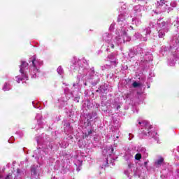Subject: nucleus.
Returning a JSON list of instances; mask_svg holds the SVG:
<instances>
[{"mask_svg": "<svg viewBox=\"0 0 179 179\" xmlns=\"http://www.w3.org/2000/svg\"><path fill=\"white\" fill-rule=\"evenodd\" d=\"M29 66V64L26 62H22V64L20 65V72H21L22 73V78H19L17 77L15 78V79H17V83H20L21 80H23L24 79H27V75H26V73H24V68H27Z\"/></svg>", "mask_w": 179, "mask_h": 179, "instance_id": "f257e3e1", "label": "nucleus"}, {"mask_svg": "<svg viewBox=\"0 0 179 179\" xmlns=\"http://www.w3.org/2000/svg\"><path fill=\"white\" fill-rule=\"evenodd\" d=\"M31 62L32 66L34 68V72H38V69H37V66L36 64H37V60L36 59V57H33L30 59L29 63Z\"/></svg>", "mask_w": 179, "mask_h": 179, "instance_id": "f03ea898", "label": "nucleus"}, {"mask_svg": "<svg viewBox=\"0 0 179 179\" xmlns=\"http://www.w3.org/2000/svg\"><path fill=\"white\" fill-rule=\"evenodd\" d=\"M163 162H164V158L160 157L156 162V166H160L162 164Z\"/></svg>", "mask_w": 179, "mask_h": 179, "instance_id": "7ed1b4c3", "label": "nucleus"}, {"mask_svg": "<svg viewBox=\"0 0 179 179\" xmlns=\"http://www.w3.org/2000/svg\"><path fill=\"white\" fill-rule=\"evenodd\" d=\"M135 159L136 160H140L142 159V155L141 153H137L136 155H135Z\"/></svg>", "mask_w": 179, "mask_h": 179, "instance_id": "20e7f679", "label": "nucleus"}, {"mask_svg": "<svg viewBox=\"0 0 179 179\" xmlns=\"http://www.w3.org/2000/svg\"><path fill=\"white\" fill-rule=\"evenodd\" d=\"M132 86L133 87H139V86H141V83H136V81H135L132 83Z\"/></svg>", "mask_w": 179, "mask_h": 179, "instance_id": "39448f33", "label": "nucleus"}, {"mask_svg": "<svg viewBox=\"0 0 179 179\" xmlns=\"http://www.w3.org/2000/svg\"><path fill=\"white\" fill-rule=\"evenodd\" d=\"M121 35L120 36H127V31H125V29H122L120 31Z\"/></svg>", "mask_w": 179, "mask_h": 179, "instance_id": "423d86ee", "label": "nucleus"}, {"mask_svg": "<svg viewBox=\"0 0 179 179\" xmlns=\"http://www.w3.org/2000/svg\"><path fill=\"white\" fill-rule=\"evenodd\" d=\"M12 175L10 174H8L5 179H10V177H11Z\"/></svg>", "mask_w": 179, "mask_h": 179, "instance_id": "0eeeda50", "label": "nucleus"}, {"mask_svg": "<svg viewBox=\"0 0 179 179\" xmlns=\"http://www.w3.org/2000/svg\"><path fill=\"white\" fill-rule=\"evenodd\" d=\"M120 37H121V36H120V35H118V36H116V40H117V41H119L120 39L121 38Z\"/></svg>", "mask_w": 179, "mask_h": 179, "instance_id": "6e6552de", "label": "nucleus"}, {"mask_svg": "<svg viewBox=\"0 0 179 179\" xmlns=\"http://www.w3.org/2000/svg\"><path fill=\"white\" fill-rule=\"evenodd\" d=\"M87 134H89V135H91V134H93V130H90Z\"/></svg>", "mask_w": 179, "mask_h": 179, "instance_id": "1a4fd4ad", "label": "nucleus"}, {"mask_svg": "<svg viewBox=\"0 0 179 179\" xmlns=\"http://www.w3.org/2000/svg\"><path fill=\"white\" fill-rule=\"evenodd\" d=\"M89 135H90V134H89L88 133H85V138H87V137L89 136Z\"/></svg>", "mask_w": 179, "mask_h": 179, "instance_id": "9d476101", "label": "nucleus"}, {"mask_svg": "<svg viewBox=\"0 0 179 179\" xmlns=\"http://www.w3.org/2000/svg\"><path fill=\"white\" fill-rule=\"evenodd\" d=\"M164 3H164V0H161V3H160V4H161V5H164Z\"/></svg>", "mask_w": 179, "mask_h": 179, "instance_id": "9b49d317", "label": "nucleus"}, {"mask_svg": "<svg viewBox=\"0 0 179 179\" xmlns=\"http://www.w3.org/2000/svg\"><path fill=\"white\" fill-rule=\"evenodd\" d=\"M6 86H8V84H4L3 90H6V89L5 88V87H6Z\"/></svg>", "mask_w": 179, "mask_h": 179, "instance_id": "f8f14e48", "label": "nucleus"}, {"mask_svg": "<svg viewBox=\"0 0 179 179\" xmlns=\"http://www.w3.org/2000/svg\"><path fill=\"white\" fill-rule=\"evenodd\" d=\"M116 108L117 110H120V108H121V106L118 105Z\"/></svg>", "mask_w": 179, "mask_h": 179, "instance_id": "ddd939ff", "label": "nucleus"}, {"mask_svg": "<svg viewBox=\"0 0 179 179\" xmlns=\"http://www.w3.org/2000/svg\"><path fill=\"white\" fill-rule=\"evenodd\" d=\"M152 128H153V127L152 125L148 126V129H152Z\"/></svg>", "mask_w": 179, "mask_h": 179, "instance_id": "4468645a", "label": "nucleus"}, {"mask_svg": "<svg viewBox=\"0 0 179 179\" xmlns=\"http://www.w3.org/2000/svg\"><path fill=\"white\" fill-rule=\"evenodd\" d=\"M111 152L113 153V152H114V148H111Z\"/></svg>", "mask_w": 179, "mask_h": 179, "instance_id": "2eb2a0df", "label": "nucleus"}, {"mask_svg": "<svg viewBox=\"0 0 179 179\" xmlns=\"http://www.w3.org/2000/svg\"><path fill=\"white\" fill-rule=\"evenodd\" d=\"M111 48H114V45H111Z\"/></svg>", "mask_w": 179, "mask_h": 179, "instance_id": "dca6fc26", "label": "nucleus"}, {"mask_svg": "<svg viewBox=\"0 0 179 179\" xmlns=\"http://www.w3.org/2000/svg\"><path fill=\"white\" fill-rule=\"evenodd\" d=\"M138 124H139V125H141V124H142V122H139Z\"/></svg>", "mask_w": 179, "mask_h": 179, "instance_id": "f3484780", "label": "nucleus"}, {"mask_svg": "<svg viewBox=\"0 0 179 179\" xmlns=\"http://www.w3.org/2000/svg\"><path fill=\"white\" fill-rule=\"evenodd\" d=\"M148 135H150V131L148 132Z\"/></svg>", "mask_w": 179, "mask_h": 179, "instance_id": "a211bd4d", "label": "nucleus"}, {"mask_svg": "<svg viewBox=\"0 0 179 179\" xmlns=\"http://www.w3.org/2000/svg\"><path fill=\"white\" fill-rule=\"evenodd\" d=\"M145 164H148V162H144Z\"/></svg>", "mask_w": 179, "mask_h": 179, "instance_id": "6ab92c4d", "label": "nucleus"}, {"mask_svg": "<svg viewBox=\"0 0 179 179\" xmlns=\"http://www.w3.org/2000/svg\"><path fill=\"white\" fill-rule=\"evenodd\" d=\"M17 173H19L20 170H19V169H17Z\"/></svg>", "mask_w": 179, "mask_h": 179, "instance_id": "aec40b11", "label": "nucleus"}, {"mask_svg": "<svg viewBox=\"0 0 179 179\" xmlns=\"http://www.w3.org/2000/svg\"><path fill=\"white\" fill-rule=\"evenodd\" d=\"M96 92H99V90H96Z\"/></svg>", "mask_w": 179, "mask_h": 179, "instance_id": "412c9836", "label": "nucleus"}, {"mask_svg": "<svg viewBox=\"0 0 179 179\" xmlns=\"http://www.w3.org/2000/svg\"><path fill=\"white\" fill-rule=\"evenodd\" d=\"M138 1H142V0H138Z\"/></svg>", "mask_w": 179, "mask_h": 179, "instance_id": "4be33fe9", "label": "nucleus"}]
</instances>
